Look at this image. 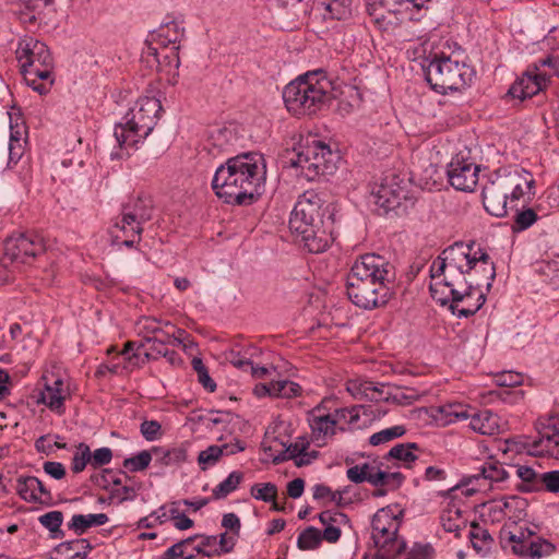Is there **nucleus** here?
<instances>
[{
    "mask_svg": "<svg viewBox=\"0 0 559 559\" xmlns=\"http://www.w3.org/2000/svg\"><path fill=\"white\" fill-rule=\"evenodd\" d=\"M430 276L455 283L459 288L488 292L496 277L490 255L475 241L455 242L445 248L430 265Z\"/></svg>",
    "mask_w": 559,
    "mask_h": 559,
    "instance_id": "1",
    "label": "nucleus"
},
{
    "mask_svg": "<svg viewBox=\"0 0 559 559\" xmlns=\"http://www.w3.org/2000/svg\"><path fill=\"white\" fill-rule=\"evenodd\" d=\"M265 179L264 158L259 153H243L217 167L212 179L216 197L227 204L247 205L254 202Z\"/></svg>",
    "mask_w": 559,
    "mask_h": 559,
    "instance_id": "2",
    "label": "nucleus"
},
{
    "mask_svg": "<svg viewBox=\"0 0 559 559\" xmlns=\"http://www.w3.org/2000/svg\"><path fill=\"white\" fill-rule=\"evenodd\" d=\"M394 275L393 265L384 257L364 254L354 262L347 275V296L355 306L365 310L382 307L390 300V284Z\"/></svg>",
    "mask_w": 559,
    "mask_h": 559,
    "instance_id": "3",
    "label": "nucleus"
},
{
    "mask_svg": "<svg viewBox=\"0 0 559 559\" xmlns=\"http://www.w3.org/2000/svg\"><path fill=\"white\" fill-rule=\"evenodd\" d=\"M322 200L314 191L304 192L297 200L289 218V228L296 241L311 253L326 250L331 238L323 228Z\"/></svg>",
    "mask_w": 559,
    "mask_h": 559,
    "instance_id": "4",
    "label": "nucleus"
},
{
    "mask_svg": "<svg viewBox=\"0 0 559 559\" xmlns=\"http://www.w3.org/2000/svg\"><path fill=\"white\" fill-rule=\"evenodd\" d=\"M332 92L331 80L322 70H317L289 82L283 91V100L294 116L313 115L328 106Z\"/></svg>",
    "mask_w": 559,
    "mask_h": 559,
    "instance_id": "5",
    "label": "nucleus"
},
{
    "mask_svg": "<svg viewBox=\"0 0 559 559\" xmlns=\"http://www.w3.org/2000/svg\"><path fill=\"white\" fill-rule=\"evenodd\" d=\"M16 58L27 84L39 94H46L53 82V59L46 44L25 37L19 41Z\"/></svg>",
    "mask_w": 559,
    "mask_h": 559,
    "instance_id": "6",
    "label": "nucleus"
},
{
    "mask_svg": "<svg viewBox=\"0 0 559 559\" xmlns=\"http://www.w3.org/2000/svg\"><path fill=\"white\" fill-rule=\"evenodd\" d=\"M162 111L160 102L155 97H141L126 115L124 122L115 127L114 135L120 147H133L155 128Z\"/></svg>",
    "mask_w": 559,
    "mask_h": 559,
    "instance_id": "7",
    "label": "nucleus"
},
{
    "mask_svg": "<svg viewBox=\"0 0 559 559\" xmlns=\"http://www.w3.org/2000/svg\"><path fill=\"white\" fill-rule=\"evenodd\" d=\"M424 69L426 80L431 88L441 94L460 91L468 85L475 76V71L471 66L444 53L435 55L428 64L424 66Z\"/></svg>",
    "mask_w": 559,
    "mask_h": 559,
    "instance_id": "8",
    "label": "nucleus"
},
{
    "mask_svg": "<svg viewBox=\"0 0 559 559\" xmlns=\"http://www.w3.org/2000/svg\"><path fill=\"white\" fill-rule=\"evenodd\" d=\"M429 290L432 299L459 318H468L475 314L486 301L484 289L459 288L455 283L440 281L438 276H430Z\"/></svg>",
    "mask_w": 559,
    "mask_h": 559,
    "instance_id": "9",
    "label": "nucleus"
},
{
    "mask_svg": "<svg viewBox=\"0 0 559 559\" xmlns=\"http://www.w3.org/2000/svg\"><path fill=\"white\" fill-rule=\"evenodd\" d=\"M337 159V154L332 152L329 145L313 139L299 148L290 164L299 169V176L313 181L321 176L334 174Z\"/></svg>",
    "mask_w": 559,
    "mask_h": 559,
    "instance_id": "10",
    "label": "nucleus"
},
{
    "mask_svg": "<svg viewBox=\"0 0 559 559\" xmlns=\"http://www.w3.org/2000/svg\"><path fill=\"white\" fill-rule=\"evenodd\" d=\"M346 390L357 400L386 402L400 406L412 405L419 399V393L413 388H402L395 384L374 382L366 379L348 380Z\"/></svg>",
    "mask_w": 559,
    "mask_h": 559,
    "instance_id": "11",
    "label": "nucleus"
},
{
    "mask_svg": "<svg viewBox=\"0 0 559 559\" xmlns=\"http://www.w3.org/2000/svg\"><path fill=\"white\" fill-rule=\"evenodd\" d=\"M371 538L378 548L373 559H393L404 552L406 543L397 536L400 523L384 509L379 510L371 521Z\"/></svg>",
    "mask_w": 559,
    "mask_h": 559,
    "instance_id": "12",
    "label": "nucleus"
},
{
    "mask_svg": "<svg viewBox=\"0 0 559 559\" xmlns=\"http://www.w3.org/2000/svg\"><path fill=\"white\" fill-rule=\"evenodd\" d=\"M501 545L510 547L512 552L524 559H540L555 552L556 546L528 528H521L519 534L501 531Z\"/></svg>",
    "mask_w": 559,
    "mask_h": 559,
    "instance_id": "13",
    "label": "nucleus"
},
{
    "mask_svg": "<svg viewBox=\"0 0 559 559\" xmlns=\"http://www.w3.org/2000/svg\"><path fill=\"white\" fill-rule=\"evenodd\" d=\"M501 179L508 211L516 207L525 197L530 199L534 194L535 179L530 171L523 168L501 170Z\"/></svg>",
    "mask_w": 559,
    "mask_h": 559,
    "instance_id": "14",
    "label": "nucleus"
},
{
    "mask_svg": "<svg viewBox=\"0 0 559 559\" xmlns=\"http://www.w3.org/2000/svg\"><path fill=\"white\" fill-rule=\"evenodd\" d=\"M539 437L532 441L528 453L559 460V412H552L539 419Z\"/></svg>",
    "mask_w": 559,
    "mask_h": 559,
    "instance_id": "15",
    "label": "nucleus"
},
{
    "mask_svg": "<svg viewBox=\"0 0 559 559\" xmlns=\"http://www.w3.org/2000/svg\"><path fill=\"white\" fill-rule=\"evenodd\" d=\"M480 166L469 157L455 155L448 165L447 175L450 185L459 191H474L479 180Z\"/></svg>",
    "mask_w": 559,
    "mask_h": 559,
    "instance_id": "16",
    "label": "nucleus"
},
{
    "mask_svg": "<svg viewBox=\"0 0 559 559\" xmlns=\"http://www.w3.org/2000/svg\"><path fill=\"white\" fill-rule=\"evenodd\" d=\"M45 250L43 238L36 234H19L4 242V255L12 262L27 263Z\"/></svg>",
    "mask_w": 559,
    "mask_h": 559,
    "instance_id": "17",
    "label": "nucleus"
},
{
    "mask_svg": "<svg viewBox=\"0 0 559 559\" xmlns=\"http://www.w3.org/2000/svg\"><path fill=\"white\" fill-rule=\"evenodd\" d=\"M550 76L539 70L536 63L528 66L526 71L509 88V95L524 100L537 95L548 85Z\"/></svg>",
    "mask_w": 559,
    "mask_h": 559,
    "instance_id": "18",
    "label": "nucleus"
},
{
    "mask_svg": "<svg viewBox=\"0 0 559 559\" xmlns=\"http://www.w3.org/2000/svg\"><path fill=\"white\" fill-rule=\"evenodd\" d=\"M307 421L311 430V439L318 447L328 444L329 440L337 432L335 421L330 412H326L323 403L308 412Z\"/></svg>",
    "mask_w": 559,
    "mask_h": 559,
    "instance_id": "19",
    "label": "nucleus"
},
{
    "mask_svg": "<svg viewBox=\"0 0 559 559\" xmlns=\"http://www.w3.org/2000/svg\"><path fill=\"white\" fill-rule=\"evenodd\" d=\"M503 188L500 169L490 174L483 186L481 199L484 207L490 215L496 217H503L508 214Z\"/></svg>",
    "mask_w": 559,
    "mask_h": 559,
    "instance_id": "20",
    "label": "nucleus"
},
{
    "mask_svg": "<svg viewBox=\"0 0 559 559\" xmlns=\"http://www.w3.org/2000/svg\"><path fill=\"white\" fill-rule=\"evenodd\" d=\"M404 0H367L369 16L380 29H389L397 24Z\"/></svg>",
    "mask_w": 559,
    "mask_h": 559,
    "instance_id": "21",
    "label": "nucleus"
},
{
    "mask_svg": "<svg viewBox=\"0 0 559 559\" xmlns=\"http://www.w3.org/2000/svg\"><path fill=\"white\" fill-rule=\"evenodd\" d=\"M406 191L394 177L384 178L383 181L372 191V203L388 213L400 206L403 199H405Z\"/></svg>",
    "mask_w": 559,
    "mask_h": 559,
    "instance_id": "22",
    "label": "nucleus"
},
{
    "mask_svg": "<svg viewBox=\"0 0 559 559\" xmlns=\"http://www.w3.org/2000/svg\"><path fill=\"white\" fill-rule=\"evenodd\" d=\"M179 49L180 46L160 48L159 46L147 44L143 49L142 60L146 62L148 67H155L157 71L171 72L177 70L180 66Z\"/></svg>",
    "mask_w": 559,
    "mask_h": 559,
    "instance_id": "23",
    "label": "nucleus"
},
{
    "mask_svg": "<svg viewBox=\"0 0 559 559\" xmlns=\"http://www.w3.org/2000/svg\"><path fill=\"white\" fill-rule=\"evenodd\" d=\"M20 497L27 502L50 506L53 502L50 490L35 476L20 477L16 486Z\"/></svg>",
    "mask_w": 559,
    "mask_h": 559,
    "instance_id": "24",
    "label": "nucleus"
},
{
    "mask_svg": "<svg viewBox=\"0 0 559 559\" xmlns=\"http://www.w3.org/2000/svg\"><path fill=\"white\" fill-rule=\"evenodd\" d=\"M183 38L185 27L182 22L178 20H169L163 23L158 29L151 35L150 44H155L160 48H168L169 46H180Z\"/></svg>",
    "mask_w": 559,
    "mask_h": 559,
    "instance_id": "25",
    "label": "nucleus"
},
{
    "mask_svg": "<svg viewBox=\"0 0 559 559\" xmlns=\"http://www.w3.org/2000/svg\"><path fill=\"white\" fill-rule=\"evenodd\" d=\"M153 200L150 195H138L130 199L122 205L121 212L130 218L131 222H138L144 225L153 216Z\"/></svg>",
    "mask_w": 559,
    "mask_h": 559,
    "instance_id": "26",
    "label": "nucleus"
},
{
    "mask_svg": "<svg viewBox=\"0 0 559 559\" xmlns=\"http://www.w3.org/2000/svg\"><path fill=\"white\" fill-rule=\"evenodd\" d=\"M469 427L480 435L493 436L500 432V418L489 409L471 411Z\"/></svg>",
    "mask_w": 559,
    "mask_h": 559,
    "instance_id": "27",
    "label": "nucleus"
},
{
    "mask_svg": "<svg viewBox=\"0 0 559 559\" xmlns=\"http://www.w3.org/2000/svg\"><path fill=\"white\" fill-rule=\"evenodd\" d=\"M473 408L461 403H448L440 405L435 409L433 417L442 426H448L456 421L466 420L471 416Z\"/></svg>",
    "mask_w": 559,
    "mask_h": 559,
    "instance_id": "28",
    "label": "nucleus"
},
{
    "mask_svg": "<svg viewBox=\"0 0 559 559\" xmlns=\"http://www.w3.org/2000/svg\"><path fill=\"white\" fill-rule=\"evenodd\" d=\"M67 394L62 379L58 378L51 384L45 385V389L40 393L39 401L51 411L61 414L64 411L63 403Z\"/></svg>",
    "mask_w": 559,
    "mask_h": 559,
    "instance_id": "29",
    "label": "nucleus"
},
{
    "mask_svg": "<svg viewBox=\"0 0 559 559\" xmlns=\"http://www.w3.org/2000/svg\"><path fill=\"white\" fill-rule=\"evenodd\" d=\"M509 473L503 464L499 461L488 460L484 462L478 468L477 473L469 476V479L487 480L489 485L493 483H501L508 479Z\"/></svg>",
    "mask_w": 559,
    "mask_h": 559,
    "instance_id": "30",
    "label": "nucleus"
},
{
    "mask_svg": "<svg viewBox=\"0 0 559 559\" xmlns=\"http://www.w3.org/2000/svg\"><path fill=\"white\" fill-rule=\"evenodd\" d=\"M324 20L345 21L352 16V0H319Z\"/></svg>",
    "mask_w": 559,
    "mask_h": 559,
    "instance_id": "31",
    "label": "nucleus"
},
{
    "mask_svg": "<svg viewBox=\"0 0 559 559\" xmlns=\"http://www.w3.org/2000/svg\"><path fill=\"white\" fill-rule=\"evenodd\" d=\"M93 546L86 538L67 540L58 544L53 550L60 555H67L68 559H86Z\"/></svg>",
    "mask_w": 559,
    "mask_h": 559,
    "instance_id": "32",
    "label": "nucleus"
},
{
    "mask_svg": "<svg viewBox=\"0 0 559 559\" xmlns=\"http://www.w3.org/2000/svg\"><path fill=\"white\" fill-rule=\"evenodd\" d=\"M25 133L24 126L10 124V141H9V162L8 166L16 165L22 158L25 151V140L23 134Z\"/></svg>",
    "mask_w": 559,
    "mask_h": 559,
    "instance_id": "33",
    "label": "nucleus"
},
{
    "mask_svg": "<svg viewBox=\"0 0 559 559\" xmlns=\"http://www.w3.org/2000/svg\"><path fill=\"white\" fill-rule=\"evenodd\" d=\"M108 522L105 513L74 514L68 523V528L78 535L84 534L90 527L100 526Z\"/></svg>",
    "mask_w": 559,
    "mask_h": 559,
    "instance_id": "34",
    "label": "nucleus"
},
{
    "mask_svg": "<svg viewBox=\"0 0 559 559\" xmlns=\"http://www.w3.org/2000/svg\"><path fill=\"white\" fill-rule=\"evenodd\" d=\"M468 538L475 551L480 555L488 554L493 545L489 531L475 522L471 524Z\"/></svg>",
    "mask_w": 559,
    "mask_h": 559,
    "instance_id": "35",
    "label": "nucleus"
},
{
    "mask_svg": "<svg viewBox=\"0 0 559 559\" xmlns=\"http://www.w3.org/2000/svg\"><path fill=\"white\" fill-rule=\"evenodd\" d=\"M164 323L154 317H142L135 323L136 333L142 336L146 343H158L156 334H163Z\"/></svg>",
    "mask_w": 559,
    "mask_h": 559,
    "instance_id": "36",
    "label": "nucleus"
},
{
    "mask_svg": "<svg viewBox=\"0 0 559 559\" xmlns=\"http://www.w3.org/2000/svg\"><path fill=\"white\" fill-rule=\"evenodd\" d=\"M418 450L416 443H399L388 452L386 457L400 461L404 466L409 467L418 459Z\"/></svg>",
    "mask_w": 559,
    "mask_h": 559,
    "instance_id": "37",
    "label": "nucleus"
},
{
    "mask_svg": "<svg viewBox=\"0 0 559 559\" xmlns=\"http://www.w3.org/2000/svg\"><path fill=\"white\" fill-rule=\"evenodd\" d=\"M441 525L445 532L455 533L466 527V521L462 516V511L457 508L451 507L442 511L440 516Z\"/></svg>",
    "mask_w": 559,
    "mask_h": 559,
    "instance_id": "38",
    "label": "nucleus"
},
{
    "mask_svg": "<svg viewBox=\"0 0 559 559\" xmlns=\"http://www.w3.org/2000/svg\"><path fill=\"white\" fill-rule=\"evenodd\" d=\"M38 522L49 531L50 538L56 539L64 537V532L61 530L63 522V513L61 511L55 510L41 514L38 518Z\"/></svg>",
    "mask_w": 559,
    "mask_h": 559,
    "instance_id": "39",
    "label": "nucleus"
},
{
    "mask_svg": "<svg viewBox=\"0 0 559 559\" xmlns=\"http://www.w3.org/2000/svg\"><path fill=\"white\" fill-rule=\"evenodd\" d=\"M243 480V473L239 471L231 472L227 478L221 481L212 491L214 499L219 500L226 498L234 492Z\"/></svg>",
    "mask_w": 559,
    "mask_h": 559,
    "instance_id": "40",
    "label": "nucleus"
},
{
    "mask_svg": "<svg viewBox=\"0 0 559 559\" xmlns=\"http://www.w3.org/2000/svg\"><path fill=\"white\" fill-rule=\"evenodd\" d=\"M515 474L524 483L525 491H539L542 473L528 465H514Z\"/></svg>",
    "mask_w": 559,
    "mask_h": 559,
    "instance_id": "41",
    "label": "nucleus"
},
{
    "mask_svg": "<svg viewBox=\"0 0 559 559\" xmlns=\"http://www.w3.org/2000/svg\"><path fill=\"white\" fill-rule=\"evenodd\" d=\"M321 531L313 526H309L298 535L297 547L300 550H313L321 545Z\"/></svg>",
    "mask_w": 559,
    "mask_h": 559,
    "instance_id": "42",
    "label": "nucleus"
},
{
    "mask_svg": "<svg viewBox=\"0 0 559 559\" xmlns=\"http://www.w3.org/2000/svg\"><path fill=\"white\" fill-rule=\"evenodd\" d=\"M153 452L160 454L159 462L165 466L179 465L187 460V450L182 447L171 448L168 450L154 448Z\"/></svg>",
    "mask_w": 559,
    "mask_h": 559,
    "instance_id": "43",
    "label": "nucleus"
},
{
    "mask_svg": "<svg viewBox=\"0 0 559 559\" xmlns=\"http://www.w3.org/2000/svg\"><path fill=\"white\" fill-rule=\"evenodd\" d=\"M273 397L292 399L301 394V386L289 380L272 381Z\"/></svg>",
    "mask_w": 559,
    "mask_h": 559,
    "instance_id": "44",
    "label": "nucleus"
},
{
    "mask_svg": "<svg viewBox=\"0 0 559 559\" xmlns=\"http://www.w3.org/2000/svg\"><path fill=\"white\" fill-rule=\"evenodd\" d=\"M515 215L512 224V230L515 233H520L530 228L534 223H536L538 216L533 209H519V205L514 207Z\"/></svg>",
    "mask_w": 559,
    "mask_h": 559,
    "instance_id": "45",
    "label": "nucleus"
},
{
    "mask_svg": "<svg viewBox=\"0 0 559 559\" xmlns=\"http://www.w3.org/2000/svg\"><path fill=\"white\" fill-rule=\"evenodd\" d=\"M406 432V429L402 425L392 426L385 429H382L378 432H374L369 438V443L371 445H380L383 443H386L389 441H392L396 438H400L404 436Z\"/></svg>",
    "mask_w": 559,
    "mask_h": 559,
    "instance_id": "46",
    "label": "nucleus"
},
{
    "mask_svg": "<svg viewBox=\"0 0 559 559\" xmlns=\"http://www.w3.org/2000/svg\"><path fill=\"white\" fill-rule=\"evenodd\" d=\"M114 227L122 233L123 238L138 237V240H141L143 225L138 222H131L122 212Z\"/></svg>",
    "mask_w": 559,
    "mask_h": 559,
    "instance_id": "47",
    "label": "nucleus"
},
{
    "mask_svg": "<svg viewBox=\"0 0 559 559\" xmlns=\"http://www.w3.org/2000/svg\"><path fill=\"white\" fill-rule=\"evenodd\" d=\"M164 326L171 328L173 332L164 331L163 334H165V338L156 337L159 344L183 345L185 347L188 346L186 341H189L190 336L183 329L175 328L169 321L164 322Z\"/></svg>",
    "mask_w": 559,
    "mask_h": 559,
    "instance_id": "48",
    "label": "nucleus"
},
{
    "mask_svg": "<svg viewBox=\"0 0 559 559\" xmlns=\"http://www.w3.org/2000/svg\"><path fill=\"white\" fill-rule=\"evenodd\" d=\"M330 415L335 421V427L337 430L344 431L345 427L342 424L352 425L355 424L359 419V413L357 408H336L334 412H330Z\"/></svg>",
    "mask_w": 559,
    "mask_h": 559,
    "instance_id": "49",
    "label": "nucleus"
},
{
    "mask_svg": "<svg viewBox=\"0 0 559 559\" xmlns=\"http://www.w3.org/2000/svg\"><path fill=\"white\" fill-rule=\"evenodd\" d=\"M251 496L263 502L274 501L277 497V487L273 483H257L250 488Z\"/></svg>",
    "mask_w": 559,
    "mask_h": 559,
    "instance_id": "50",
    "label": "nucleus"
},
{
    "mask_svg": "<svg viewBox=\"0 0 559 559\" xmlns=\"http://www.w3.org/2000/svg\"><path fill=\"white\" fill-rule=\"evenodd\" d=\"M224 455V449L221 445H210L201 451L198 456V463L202 471L215 465Z\"/></svg>",
    "mask_w": 559,
    "mask_h": 559,
    "instance_id": "51",
    "label": "nucleus"
},
{
    "mask_svg": "<svg viewBox=\"0 0 559 559\" xmlns=\"http://www.w3.org/2000/svg\"><path fill=\"white\" fill-rule=\"evenodd\" d=\"M152 461L150 451L143 450L136 455L128 457L123 461V467L130 472H141L148 467Z\"/></svg>",
    "mask_w": 559,
    "mask_h": 559,
    "instance_id": "52",
    "label": "nucleus"
},
{
    "mask_svg": "<svg viewBox=\"0 0 559 559\" xmlns=\"http://www.w3.org/2000/svg\"><path fill=\"white\" fill-rule=\"evenodd\" d=\"M193 370L197 372L198 381L202 384V386L209 391L214 392L216 390L215 381L210 377L207 368L203 364L201 358L194 357L192 359Z\"/></svg>",
    "mask_w": 559,
    "mask_h": 559,
    "instance_id": "53",
    "label": "nucleus"
},
{
    "mask_svg": "<svg viewBox=\"0 0 559 559\" xmlns=\"http://www.w3.org/2000/svg\"><path fill=\"white\" fill-rule=\"evenodd\" d=\"M87 464L91 465L90 447L85 443H80L73 455L71 469L73 471V473H81L82 471H84Z\"/></svg>",
    "mask_w": 559,
    "mask_h": 559,
    "instance_id": "54",
    "label": "nucleus"
},
{
    "mask_svg": "<svg viewBox=\"0 0 559 559\" xmlns=\"http://www.w3.org/2000/svg\"><path fill=\"white\" fill-rule=\"evenodd\" d=\"M319 521L324 527H341L348 522V518L343 512L326 510L319 514Z\"/></svg>",
    "mask_w": 559,
    "mask_h": 559,
    "instance_id": "55",
    "label": "nucleus"
},
{
    "mask_svg": "<svg viewBox=\"0 0 559 559\" xmlns=\"http://www.w3.org/2000/svg\"><path fill=\"white\" fill-rule=\"evenodd\" d=\"M559 492V471L543 472L539 485V491Z\"/></svg>",
    "mask_w": 559,
    "mask_h": 559,
    "instance_id": "56",
    "label": "nucleus"
},
{
    "mask_svg": "<svg viewBox=\"0 0 559 559\" xmlns=\"http://www.w3.org/2000/svg\"><path fill=\"white\" fill-rule=\"evenodd\" d=\"M212 139L214 141V145L222 150L231 145L237 140L236 134L229 128L217 129L212 133Z\"/></svg>",
    "mask_w": 559,
    "mask_h": 559,
    "instance_id": "57",
    "label": "nucleus"
},
{
    "mask_svg": "<svg viewBox=\"0 0 559 559\" xmlns=\"http://www.w3.org/2000/svg\"><path fill=\"white\" fill-rule=\"evenodd\" d=\"M140 431L147 441H156L162 437V426L157 420H144L140 425Z\"/></svg>",
    "mask_w": 559,
    "mask_h": 559,
    "instance_id": "58",
    "label": "nucleus"
},
{
    "mask_svg": "<svg viewBox=\"0 0 559 559\" xmlns=\"http://www.w3.org/2000/svg\"><path fill=\"white\" fill-rule=\"evenodd\" d=\"M201 538V543L194 548L198 554H201L206 557L219 556V551L217 549L210 550L209 548L213 547L217 543V537L214 535H198L197 538Z\"/></svg>",
    "mask_w": 559,
    "mask_h": 559,
    "instance_id": "59",
    "label": "nucleus"
},
{
    "mask_svg": "<svg viewBox=\"0 0 559 559\" xmlns=\"http://www.w3.org/2000/svg\"><path fill=\"white\" fill-rule=\"evenodd\" d=\"M198 535L190 536L181 542L174 544L163 555V559H183L186 546L197 539Z\"/></svg>",
    "mask_w": 559,
    "mask_h": 559,
    "instance_id": "60",
    "label": "nucleus"
},
{
    "mask_svg": "<svg viewBox=\"0 0 559 559\" xmlns=\"http://www.w3.org/2000/svg\"><path fill=\"white\" fill-rule=\"evenodd\" d=\"M112 459V452L109 448L104 447L96 449L93 453L91 452V466L98 468L103 465L110 463Z\"/></svg>",
    "mask_w": 559,
    "mask_h": 559,
    "instance_id": "61",
    "label": "nucleus"
},
{
    "mask_svg": "<svg viewBox=\"0 0 559 559\" xmlns=\"http://www.w3.org/2000/svg\"><path fill=\"white\" fill-rule=\"evenodd\" d=\"M403 479L404 478L402 474L399 472L390 473L382 469L380 472H377L378 486H400Z\"/></svg>",
    "mask_w": 559,
    "mask_h": 559,
    "instance_id": "62",
    "label": "nucleus"
},
{
    "mask_svg": "<svg viewBox=\"0 0 559 559\" xmlns=\"http://www.w3.org/2000/svg\"><path fill=\"white\" fill-rule=\"evenodd\" d=\"M44 472L55 479H62L66 476V467L60 462H45Z\"/></svg>",
    "mask_w": 559,
    "mask_h": 559,
    "instance_id": "63",
    "label": "nucleus"
},
{
    "mask_svg": "<svg viewBox=\"0 0 559 559\" xmlns=\"http://www.w3.org/2000/svg\"><path fill=\"white\" fill-rule=\"evenodd\" d=\"M222 526L231 531L234 535L238 536L241 527L240 519L235 513H226L223 515Z\"/></svg>",
    "mask_w": 559,
    "mask_h": 559,
    "instance_id": "64",
    "label": "nucleus"
}]
</instances>
